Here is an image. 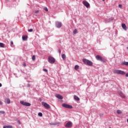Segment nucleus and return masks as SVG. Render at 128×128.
<instances>
[{"label":"nucleus","mask_w":128,"mask_h":128,"mask_svg":"<svg viewBox=\"0 0 128 128\" xmlns=\"http://www.w3.org/2000/svg\"><path fill=\"white\" fill-rule=\"evenodd\" d=\"M77 33H78V30H77L76 29H74V32H73V34H77Z\"/></svg>","instance_id":"23"},{"label":"nucleus","mask_w":128,"mask_h":128,"mask_svg":"<svg viewBox=\"0 0 128 128\" xmlns=\"http://www.w3.org/2000/svg\"><path fill=\"white\" fill-rule=\"evenodd\" d=\"M39 12H40L39 10L36 11L35 14H38Z\"/></svg>","instance_id":"32"},{"label":"nucleus","mask_w":128,"mask_h":128,"mask_svg":"<svg viewBox=\"0 0 128 128\" xmlns=\"http://www.w3.org/2000/svg\"><path fill=\"white\" fill-rule=\"evenodd\" d=\"M122 26L123 30H126V26L124 24H122Z\"/></svg>","instance_id":"12"},{"label":"nucleus","mask_w":128,"mask_h":128,"mask_svg":"<svg viewBox=\"0 0 128 128\" xmlns=\"http://www.w3.org/2000/svg\"><path fill=\"white\" fill-rule=\"evenodd\" d=\"M10 44H11V46H12L14 44V42L12 41H11Z\"/></svg>","instance_id":"30"},{"label":"nucleus","mask_w":128,"mask_h":128,"mask_svg":"<svg viewBox=\"0 0 128 128\" xmlns=\"http://www.w3.org/2000/svg\"><path fill=\"white\" fill-rule=\"evenodd\" d=\"M2 104V101L0 100V106H1Z\"/></svg>","instance_id":"33"},{"label":"nucleus","mask_w":128,"mask_h":128,"mask_svg":"<svg viewBox=\"0 0 128 128\" xmlns=\"http://www.w3.org/2000/svg\"><path fill=\"white\" fill-rule=\"evenodd\" d=\"M3 128H12V126H3Z\"/></svg>","instance_id":"18"},{"label":"nucleus","mask_w":128,"mask_h":128,"mask_svg":"<svg viewBox=\"0 0 128 128\" xmlns=\"http://www.w3.org/2000/svg\"><path fill=\"white\" fill-rule=\"evenodd\" d=\"M127 48L128 49V48Z\"/></svg>","instance_id":"39"},{"label":"nucleus","mask_w":128,"mask_h":128,"mask_svg":"<svg viewBox=\"0 0 128 128\" xmlns=\"http://www.w3.org/2000/svg\"><path fill=\"white\" fill-rule=\"evenodd\" d=\"M43 70H44V72H48V70H46V68H44Z\"/></svg>","instance_id":"28"},{"label":"nucleus","mask_w":128,"mask_h":128,"mask_svg":"<svg viewBox=\"0 0 128 128\" xmlns=\"http://www.w3.org/2000/svg\"><path fill=\"white\" fill-rule=\"evenodd\" d=\"M38 116H42V112H39V113L38 114Z\"/></svg>","instance_id":"25"},{"label":"nucleus","mask_w":128,"mask_h":128,"mask_svg":"<svg viewBox=\"0 0 128 128\" xmlns=\"http://www.w3.org/2000/svg\"><path fill=\"white\" fill-rule=\"evenodd\" d=\"M44 10H46V12H48V8H44Z\"/></svg>","instance_id":"26"},{"label":"nucleus","mask_w":128,"mask_h":128,"mask_svg":"<svg viewBox=\"0 0 128 128\" xmlns=\"http://www.w3.org/2000/svg\"><path fill=\"white\" fill-rule=\"evenodd\" d=\"M32 60H36V56L34 55L32 56Z\"/></svg>","instance_id":"24"},{"label":"nucleus","mask_w":128,"mask_h":128,"mask_svg":"<svg viewBox=\"0 0 128 128\" xmlns=\"http://www.w3.org/2000/svg\"><path fill=\"white\" fill-rule=\"evenodd\" d=\"M66 128H70L72 126V122H68L65 125Z\"/></svg>","instance_id":"8"},{"label":"nucleus","mask_w":128,"mask_h":128,"mask_svg":"<svg viewBox=\"0 0 128 128\" xmlns=\"http://www.w3.org/2000/svg\"><path fill=\"white\" fill-rule=\"evenodd\" d=\"M96 58L97 60H100V62H106V60L104 58L102 57L100 55H97L96 56Z\"/></svg>","instance_id":"1"},{"label":"nucleus","mask_w":128,"mask_h":128,"mask_svg":"<svg viewBox=\"0 0 128 128\" xmlns=\"http://www.w3.org/2000/svg\"><path fill=\"white\" fill-rule=\"evenodd\" d=\"M62 106L66 108H72V106L66 104H62Z\"/></svg>","instance_id":"7"},{"label":"nucleus","mask_w":128,"mask_h":128,"mask_svg":"<svg viewBox=\"0 0 128 128\" xmlns=\"http://www.w3.org/2000/svg\"><path fill=\"white\" fill-rule=\"evenodd\" d=\"M56 26L57 28H62V22H56Z\"/></svg>","instance_id":"10"},{"label":"nucleus","mask_w":128,"mask_h":128,"mask_svg":"<svg viewBox=\"0 0 128 128\" xmlns=\"http://www.w3.org/2000/svg\"><path fill=\"white\" fill-rule=\"evenodd\" d=\"M0 114H4V111H0Z\"/></svg>","instance_id":"31"},{"label":"nucleus","mask_w":128,"mask_h":128,"mask_svg":"<svg viewBox=\"0 0 128 128\" xmlns=\"http://www.w3.org/2000/svg\"><path fill=\"white\" fill-rule=\"evenodd\" d=\"M118 8H122V5L120 4L118 5Z\"/></svg>","instance_id":"27"},{"label":"nucleus","mask_w":128,"mask_h":128,"mask_svg":"<svg viewBox=\"0 0 128 128\" xmlns=\"http://www.w3.org/2000/svg\"><path fill=\"white\" fill-rule=\"evenodd\" d=\"M82 4H84V6H86V8H90V3L84 0L82 2Z\"/></svg>","instance_id":"9"},{"label":"nucleus","mask_w":128,"mask_h":128,"mask_svg":"<svg viewBox=\"0 0 128 128\" xmlns=\"http://www.w3.org/2000/svg\"><path fill=\"white\" fill-rule=\"evenodd\" d=\"M56 96L57 98H59V100H62L63 98L62 96L60 94H56Z\"/></svg>","instance_id":"11"},{"label":"nucleus","mask_w":128,"mask_h":128,"mask_svg":"<svg viewBox=\"0 0 128 128\" xmlns=\"http://www.w3.org/2000/svg\"><path fill=\"white\" fill-rule=\"evenodd\" d=\"M82 62H84V64H86L88 66H92L93 64V63L92 62V61L86 58L83 59Z\"/></svg>","instance_id":"2"},{"label":"nucleus","mask_w":128,"mask_h":128,"mask_svg":"<svg viewBox=\"0 0 128 128\" xmlns=\"http://www.w3.org/2000/svg\"><path fill=\"white\" fill-rule=\"evenodd\" d=\"M22 40H28V36H22Z\"/></svg>","instance_id":"15"},{"label":"nucleus","mask_w":128,"mask_h":128,"mask_svg":"<svg viewBox=\"0 0 128 128\" xmlns=\"http://www.w3.org/2000/svg\"><path fill=\"white\" fill-rule=\"evenodd\" d=\"M114 74H126L124 72L121 70H114Z\"/></svg>","instance_id":"3"},{"label":"nucleus","mask_w":128,"mask_h":128,"mask_svg":"<svg viewBox=\"0 0 128 128\" xmlns=\"http://www.w3.org/2000/svg\"><path fill=\"white\" fill-rule=\"evenodd\" d=\"M48 62H50V64H54V62H56V59L53 57L50 56L48 58Z\"/></svg>","instance_id":"4"},{"label":"nucleus","mask_w":128,"mask_h":128,"mask_svg":"<svg viewBox=\"0 0 128 128\" xmlns=\"http://www.w3.org/2000/svg\"><path fill=\"white\" fill-rule=\"evenodd\" d=\"M32 30H33L32 28H31V29H30V30H28V31L29 32H32Z\"/></svg>","instance_id":"29"},{"label":"nucleus","mask_w":128,"mask_h":128,"mask_svg":"<svg viewBox=\"0 0 128 128\" xmlns=\"http://www.w3.org/2000/svg\"><path fill=\"white\" fill-rule=\"evenodd\" d=\"M78 68H80V66H78V65L75 66L74 69L76 70H78Z\"/></svg>","instance_id":"20"},{"label":"nucleus","mask_w":128,"mask_h":128,"mask_svg":"<svg viewBox=\"0 0 128 128\" xmlns=\"http://www.w3.org/2000/svg\"><path fill=\"white\" fill-rule=\"evenodd\" d=\"M58 52H59V54H60V52H62V51L60 50H58Z\"/></svg>","instance_id":"34"},{"label":"nucleus","mask_w":128,"mask_h":128,"mask_svg":"<svg viewBox=\"0 0 128 128\" xmlns=\"http://www.w3.org/2000/svg\"><path fill=\"white\" fill-rule=\"evenodd\" d=\"M121 66H128V62H124L121 63Z\"/></svg>","instance_id":"13"},{"label":"nucleus","mask_w":128,"mask_h":128,"mask_svg":"<svg viewBox=\"0 0 128 128\" xmlns=\"http://www.w3.org/2000/svg\"><path fill=\"white\" fill-rule=\"evenodd\" d=\"M62 58L64 60H66V54H62Z\"/></svg>","instance_id":"19"},{"label":"nucleus","mask_w":128,"mask_h":128,"mask_svg":"<svg viewBox=\"0 0 128 128\" xmlns=\"http://www.w3.org/2000/svg\"><path fill=\"white\" fill-rule=\"evenodd\" d=\"M23 65L24 66H26V64H24Z\"/></svg>","instance_id":"35"},{"label":"nucleus","mask_w":128,"mask_h":128,"mask_svg":"<svg viewBox=\"0 0 128 128\" xmlns=\"http://www.w3.org/2000/svg\"><path fill=\"white\" fill-rule=\"evenodd\" d=\"M103 0V2H104V0Z\"/></svg>","instance_id":"37"},{"label":"nucleus","mask_w":128,"mask_h":128,"mask_svg":"<svg viewBox=\"0 0 128 128\" xmlns=\"http://www.w3.org/2000/svg\"><path fill=\"white\" fill-rule=\"evenodd\" d=\"M116 112L118 114H122V110H117Z\"/></svg>","instance_id":"22"},{"label":"nucleus","mask_w":128,"mask_h":128,"mask_svg":"<svg viewBox=\"0 0 128 128\" xmlns=\"http://www.w3.org/2000/svg\"><path fill=\"white\" fill-rule=\"evenodd\" d=\"M119 96H121L122 98H126V96H124V94H122V92H120V93H119Z\"/></svg>","instance_id":"14"},{"label":"nucleus","mask_w":128,"mask_h":128,"mask_svg":"<svg viewBox=\"0 0 128 128\" xmlns=\"http://www.w3.org/2000/svg\"><path fill=\"white\" fill-rule=\"evenodd\" d=\"M20 104L23 106H30V104L24 101H20Z\"/></svg>","instance_id":"6"},{"label":"nucleus","mask_w":128,"mask_h":128,"mask_svg":"<svg viewBox=\"0 0 128 128\" xmlns=\"http://www.w3.org/2000/svg\"><path fill=\"white\" fill-rule=\"evenodd\" d=\"M109 128H112L110 127Z\"/></svg>","instance_id":"38"},{"label":"nucleus","mask_w":128,"mask_h":128,"mask_svg":"<svg viewBox=\"0 0 128 128\" xmlns=\"http://www.w3.org/2000/svg\"><path fill=\"white\" fill-rule=\"evenodd\" d=\"M74 100H80V98H78V96L74 95Z\"/></svg>","instance_id":"17"},{"label":"nucleus","mask_w":128,"mask_h":128,"mask_svg":"<svg viewBox=\"0 0 128 128\" xmlns=\"http://www.w3.org/2000/svg\"><path fill=\"white\" fill-rule=\"evenodd\" d=\"M5 102L6 104H10V100L8 98H6L5 100Z\"/></svg>","instance_id":"16"},{"label":"nucleus","mask_w":128,"mask_h":128,"mask_svg":"<svg viewBox=\"0 0 128 128\" xmlns=\"http://www.w3.org/2000/svg\"><path fill=\"white\" fill-rule=\"evenodd\" d=\"M0 47L4 48V43L0 42Z\"/></svg>","instance_id":"21"},{"label":"nucleus","mask_w":128,"mask_h":128,"mask_svg":"<svg viewBox=\"0 0 128 128\" xmlns=\"http://www.w3.org/2000/svg\"><path fill=\"white\" fill-rule=\"evenodd\" d=\"M42 106H44L45 108H46V110H50V104H48L47 103L42 102Z\"/></svg>","instance_id":"5"},{"label":"nucleus","mask_w":128,"mask_h":128,"mask_svg":"<svg viewBox=\"0 0 128 128\" xmlns=\"http://www.w3.org/2000/svg\"><path fill=\"white\" fill-rule=\"evenodd\" d=\"M2 84L0 83V88L2 87Z\"/></svg>","instance_id":"36"}]
</instances>
